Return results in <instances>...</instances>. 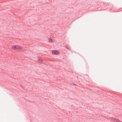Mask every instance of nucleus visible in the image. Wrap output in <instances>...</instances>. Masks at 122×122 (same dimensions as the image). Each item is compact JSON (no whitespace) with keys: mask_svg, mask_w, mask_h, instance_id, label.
Masks as SVG:
<instances>
[{"mask_svg":"<svg viewBox=\"0 0 122 122\" xmlns=\"http://www.w3.org/2000/svg\"><path fill=\"white\" fill-rule=\"evenodd\" d=\"M11 48L14 50H21L22 49V48L21 46H20L14 45L12 46Z\"/></svg>","mask_w":122,"mask_h":122,"instance_id":"obj_1","label":"nucleus"},{"mask_svg":"<svg viewBox=\"0 0 122 122\" xmlns=\"http://www.w3.org/2000/svg\"><path fill=\"white\" fill-rule=\"evenodd\" d=\"M36 61L37 62L40 64H42L43 63L42 59L41 57L40 56H38L37 57Z\"/></svg>","mask_w":122,"mask_h":122,"instance_id":"obj_2","label":"nucleus"},{"mask_svg":"<svg viewBox=\"0 0 122 122\" xmlns=\"http://www.w3.org/2000/svg\"><path fill=\"white\" fill-rule=\"evenodd\" d=\"M52 54L54 55H58L59 53V52L58 51L56 50L52 51Z\"/></svg>","mask_w":122,"mask_h":122,"instance_id":"obj_3","label":"nucleus"},{"mask_svg":"<svg viewBox=\"0 0 122 122\" xmlns=\"http://www.w3.org/2000/svg\"><path fill=\"white\" fill-rule=\"evenodd\" d=\"M111 121L113 122H121V121L117 119L114 117H112L111 118Z\"/></svg>","mask_w":122,"mask_h":122,"instance_id":"obj_4","label":"nucleus"},{"mask_svg":"<svg viewBox=\"0 0 122 122\" xmlns=\"http://www.w3.org/2000/svg\"><path fill=\"white\" fill-rule=\"evenodd\" d=\"M48 41L50 42H51L52 41V40L51 39H48Z\"/></svg>","mask_w":122,"mask_h":122,"instance_id":"obj_5","label":"nucleus"}]
</instances>
